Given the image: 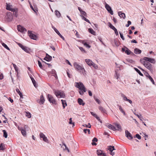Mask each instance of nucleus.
I'll return each mask as SVG.
<instances>
[{"label": "nucleus", "mask_w": 156, "mask_h": 156, "mask_svg": "<svg viewBox=\"0 0 156 156\" xmlns=\"http://www.w3.org/2000/svg\"><path fill=\"white\" fill-rule=\"evenodd\" d=\"M40 136L41 138H42L43 141L46 143H48V140L47 137L42 133H40Z\"/></svg>", "instance_id": "9"}, {"label": "nucleus", "mask_w": 156, "mask_h": 156, "mask_svg": "<svg viewBox=\"0 0 156 156\" xmlns=\"http://www.w3.org/2000/svg\"><path fill=\"white\" fill-rule=\"evenodd\" d=\"M120 76V74L119 73H117L116 71L115 72V78L118 79L119 78Z\"/></svg>", "instance_id": "37"}, {"label": "nucleus", "mask_w": 156, "mask_h": 156, "mask_svg": "<svg viewBox=\"0 0 156 156\" xmlns=\"http://www.w3.org/2000/svg\"><path fill=\"white\" fill-rule=\"evenodd\" d=\"M125 134L126 136L129 139L131 140L133 138L132 135L128 130H126Z\"/></svg>", "instance_id": "12"}, {"label": "nucleus", "mask_w": 156, "mask_h": 156, "mask_svg": "<svg viewBox=\"0 0 156 156\" xmlns=\"http://www.w3.org/2000/svg\"><path fill=\"white\" fill-rule=\"evenodd\" d=\"M17 128L18 129L21 131V133L24 136H25L26 135V132L25 129H24L22 127H20L18 126H17Z\"/></svg>", "instance_id": "11"}, {"label": "nucleus", "mask_w": 156, "mask_h": 156, "mask_svg": "<svg viewBox=\"0 0 156 156\" xmlns=\"http://www.w3.org/2000/svg\"><path fill=\"white\" fill-rule=\"evenodd\" d=\"M81 14L83 16H87L86 13L84 11H83L80 12Z\"/></svg>", "instance_id": "47"}, {"label": "nucleus", "mask_w": 156, "mask_h": 156, "mask_svg": "<svg viewBox=\"0 0 156 156\" xmlns=\"http://www.w3.org/2000/svg\"><path fill=\"white\" fill-rule=\"evenodd\" d=\"M88 31L91 34H93V35L95 34V32L94 31V30L93 29H92L89 28V29H88Z\"/></svg>", "instance_id": "29"}, {"label": "nucleus", "mask_w": 156, "mask_h": 156, "mask_svg": "<svg viewBox=\"0 0 156 156\" xmlns=\"http://www.w3.org/2000/svg\"><path fill=\"white\" fill-rule=\"evenodd\" d=\"M108 26L109 27L112 29L113 30H114L116 28L113 26L112 24L110 23V22L108 23Z\"/></svg>", "instance_id": "32"}, {"label": "nucleus", "mask_w": 156, "mask_h": 156, "mask_svg": "<svg viewBox=\"0 0 156 156\" xmlns=\"http://www.w3.org/2000/svg\"><path fill=\"white\" fill-rule=\"evenodd\" d=\"M85 62L90 66H92V65H93V63H94L91 60L89 59H86Z\"/></svg>", "instance_id": "15"}, {"label": "nucleus", "mask_w": 156, "mask_h": 156, "mask_svg": "<svg viewBox=\"0 0 156 156\" xmlns=\"http://www.w3.org/2000/svg\"><path fill=\"white\" fill-rule=\"evenodd\" d=\"M14 12L13 14L15 16V17H17L18 16V14H17V11H16V9H15V11Z\"/></svg>", "instance_id": "51"}, {"label": "nucleus", "mask_w": 156, "mask_h": 156, "mask_svg": "<svg viewBox=\"0 0 156 156\" xmlns=\"http://www.w3.org/2000/svg\"><path fill=\"white\" fill-rule=\"evenodd\" d=\"M121 96L123 98V100L125 101H127V100H128V99L127 98V97L123 94H122Z\"/></svg>", "instance_id": "36"}, {"label": "nucleus", "mask_w": 156, "mask_h": 156, "mask_svg": "<svg viewBox=\"0 0 156 156\" xmlns=\"http://www.w3.org/2000/svg\"><path fill=\"white\" fill-rule=\"evenodd\" d=\"M107 125V127L109 129H112L113 130H115V127L114 126H113L112 125L110 124H108Z\"/></svg>", "instance_id": "20"}, {"label": "nucleus", "mask_w": 156, "mask_h": 156, "mask_svg": "<svg viewBox=\"0 0 156 156\" xmlns=\"http://www.w3.org/2000/svg\"><path fill=\"white\" fill-rule=\"evenodd\" d=\"M119 34L121 38L122 39V40H125V38L123 36V34L120 32H119Z\"/></svg>", "instance_id": "54"}, {"label": "nucleus", "mask_w": 156, "mask_h": 156, "mask_svg": "<svg viewBox=\"0 0 156 156\" xmlns=\"http://www.w3.org/2000/svg\"><path fill=\"white\" fill-rule=\"evenodd\" d=\"M108 150L109 151V152H110L111 151H112V146H110L108 147Z\"/></svg>", "instance_id": "53"}, {"label": "nucleus", "mask_w": 156, "mask_h": 156, "mask_svg": "<svg viewBox=\"0 0 156 156\" xmlns=\"http://www.w3.org/2000/svg\"><path fill=\"white\" fill-rule=\"evenodd\" d=\"M114 125L116 126L115 130H122L121 127L120 125L117 123H115Z\"/></svg>", "instance_id": "14"}, {"label": "nucleus", "mask_w": 156, "mask_h": 156, "mask_svg": "<svg viewBox=\"0 0 156 156\" xmlns=\"http://www.w3.org/2000/svg\"><path fill=\"white\" fill-rule=\"evenodd\" d=\"M136 137L138 139L140 140L141 138V136L139 134H136Z\"/></svg>", "instance_id": "52"}, {"label": "nucleus", "mask_w": 156, "mask_h": 156, "mask_svg": "<svg viewBox=\"0 0 156 156\" xmlns=\"http://www.w3.org/2000/svg\"><path fill=\"white\" fill-rule=\"evenodd\" d=\"M131 43H137V42L135 40H132L131 41Z\"/></svg>", "instance_id": "64"}, {"label": "nucleus", "mask_w": 156, "mask_h": 156, "mask_svg": "<svg viewBox=\"0 0 156 156\" xmlns=\"http://www.w3.org/2000/svg\"><path fill=\"white\" fill-rule=\"evenodd\" d=\"M148 62L151 63H154L155 62L154 59L151 58H149Z\"/></svg>", "instance_id": "40"}, {"label": "nucleus", "mask_w": 156, "mask_h": 156, "mask_svg": "<svg viewBox=\"0 0 156 156\" xmlns=\"http://www.w3.org/2000/svg\"><path fill=\"white\" fill-rule=\"evenodd\" d=\"M98 109L102 113H105L106 112V111L105 109L101 106H99Z\"/></svg>", "instance_id": "24"}, {"label": "nucleus", "mask_w": 156, "mask_h": 156, "mask_svg": "<svg viewBox=\"0 0 156 156\" xmlns=\"http://www.w3.org/2000/svg\"><path fill=\"white\" fill-rule=\"evenodd\" d=\"M81 16L82 17V19L84 20L86 22H88V23L91 24V23H90V21H89V20L88 19H87V18H85L83 16L81 15Z\"/></svg>", "instance_id": "33"}, {"label": "nucleus", "mask_w": 156, "mask_h": 156, "mask_svg": "<svg viewBox=\"0 0 156 156\" xmlns=\"http://www.w3.org/2000/svg\"><path fill=\"white\" fill-rule=\"evenodd\" d=\"M2 131L3 132V136L6 138L7 137V134L6 131L5 130H3Z\"/></svg>", "instance_id": "35"}, {"label": "nucleus", "mask_w": 156, "mask_h": 156, "mask_svg": "<svg viewBox=\"0 0 156 156\" xmlns=\"http://www.w3.org/2000/svg\"><path fill=\"white\" fill-rule=\"evenodd\" d=\"M28 35L33 40H36L37 39V36L35 34L32 33V31L29 30L28 31Z\"/></svg>", "instance_id": "6"}, {"label": "nucleus", "mask_w": 156, "mask_h": 156, "mask_svg": "<svg viewBox=\"0 0 156 156\" xmlns=\"http://www.w3.org/2000/svg\"><path fill=\"white\" fill-rule=\"evenodd\" d=\"M88 94H89V95L90 96H92V93L91 92L90 90H88Z\"/></svg>", "instance_id": "63"}, {"label": "nucleus", "mask_w": 156, "mask_h": 156, "mask_svg": "<svg viewBox=\"0 0 156 156\" xmlns=\"http://www.w3.org/2000/svg\"><path fill=\"white\" fill-rule=\"evenodd\" d=\"M78 102L80 105H82L83 106L85 105V103L83 102V101L80 98H79L78 99Z\"/></svg>", "instance_id": "22"}, {"label": "nucleus", "mask_w": 156, "mask_h": 156, "mask_svg": "<svg viewBox=\"0 0 156 156\" xmlns=\"http://www.w3.org/2000/svg\"><path fill=\"white\" fill-rule=\"evenodd\" d=\"M2 45L5 48L9 50H10L9 48L8 47V46L4 43H3L2 44Z\"/></svg>", "instance_id": "39"}, {"label": "nucleus", "mask_w": 156, "mask_h": 156, "mask_svg": "<svg viewBox=\"0 0 156 156\" xmlns=\"http://www.w3.org/2000/svg\"><path fill=\"white\" fill-rule=\"evenodd\" d=\"M142 59L140 60V61L150 71L152 70V65L151 63L148 62L146 61H142Z\"/></svg>", "instance_id": "3"}, {"label": "nucleus", "mask_w": 156, "mask_h": 156, "mask_svg": "<svg viewBox=\"0 0 156 156\" xmlns=\"http://www.w3.org/2000/svg\"><path fill=\"white\" fill-rule=\"evenodd\" d=\"M119 110H120V112H122V113H123V115H126V114L125 111L121 107V106H119Z\"/></svg>", "instance_id": "31"}, {"label": "nucleus", "mask_w": 156, "mask_h": 156, "mask_svg": "<svg viewBox=\"0 0 156 156\" xmlns=\"http://www.w3.org/2000/svg\"><path fill=\"white\" fill-rule=\"evenodd\" d=\"M38 64L39 67L41 68H42L43 67H42V64H41V62L39 61H38Z\"/></svg>", "instance_id": "49"}, {"label": "nucleus", "mask_w": 156, "mask_h": 156, "mask_svg": "<svg viewBox=\"0 0 156 156\" xmlns=\"http://www.w3.org/2000/svg\"><path fill=\"white\" fill-rule=\"evenodd\" d=\"M3 145H4V144L3 143H1L0 144V150H4V148H3Z\"/></svg>", "instance_id": "44"}, {"label": "nucleus", "mask_w": 156, "mask_h": 156, "mask_svg": "<svg viewBox=\"0 0 156 156\" xmlns=\"http://www.w3.org/2000/svg\"><path fill=\"white\" fill-rule=\"evenodd\" d=\"M144 75L146 77H147L148 78L149 77V76H150L146 72V73H144Z\"/></svg>", "instance_id": "62"}, {"label": "nucleus", "mask_w": 156, "mask_h": 156, "mask_svg": "<svg viewBox=\"0 0 156 156\" xmlns=\"http://www.w3.org/2000/svg\"><path fill=\"white\" fill-rule=\"evenodd\" d=\"M44 101L45 100L43 96V95H42L41 96L40 100L39 101V102H38L40 104H43L44 103Z\"/></svg>", "instance_id": "16"}, {"label": "nucleus", "mask_w": 156, "mask_h": 156, "mask_svg": "<svg viewBox=\"0 0 156 156\" xmlns=\"http://www.w3.org/2000/svg\"><path fill=\"white\" fill-rule=\"evenodd\" d=\"M12 65H13V66L14 67V68L15 69V71H16V72H17V73H18V68L17 67V66H16V65L13 64V63H12Z\"/></svg>", "instance_id": "41"}, {"label": "nucleus", "mask_w": 156, "mask_h": 156, "mask_svg": "<svg viewBox=\"0 0 156 156\" xmlns=\"http://www.w3.org/2000/svg\"><path fill=\"white\" fill-rule=\"evenodd\" d=\"M54 93L56 97L58 98H64L65 95L64 92L62 90H55Z\"/></svg>", "instance_id": "2"}, {"label": "nucleus", "mask_w": 156, "mask_h": 156, "mask_svg": "<svg viewBox=\"0 0 156 156\" xmlns=\"http://www.w3.org/2000/svg\"><path fill=\"white\" fill-rule=\"evenodd\" d=\"M98 141L96 137H94L92 140L93 142H97Z\"/></svg>", "instance_id": "58"}, {"label": "nucleus", "mask_w": 156, "mask_h": 156, "mask_svg": "<svg viewBox=\"0 0 156 156\" xmlns=\"http://www.w3.org/2000/svg\"><path fill=\"white\" fill-rule=\"evenodd\" d=\"M25 115L28 118H30L31 117V115L30 113L27 112H26Z\"/></svg>", "instance_id": "38"}, {"label": "nucleus", "mask_w": 156, "mask_h": 156, "mask_svg": "<svg viewBox=\"0 0 156 156\" xmlns=\"http://www.w3.org/2000/svg\"><path fill=\"white\" fill-rule=\"evenodd\" d=\"M55 31L56 33L63 40H65L64 38L62 35L60 34L59 31L57 29H55Z\"/></svg>", "instance_id": "25"}, {"label": "nucleus", "mask_w": 156, "mask_h": 156, "mask_svg": "<svg viewBox=\"0 0 156 156\" xmlns=\"http://www.w3.org/2000/svg\"><path fill=\"white\" fill-rule=\"evenodd\" d=\"M17 29L19 31L22 33H24L27 31L26 29L25 28L20 25L17 26Z\"/></svg>", "instance_id": "8"}, {"label": "nucleus", "mask_w": 156, "mask_h": 156, "mask_svg": "<svg viewBox=\"0 0 156 156\" xmlns=\"http://www.w3.org/2000/svg\"><path fill=\"white\" fill-rule=\"evenodd\" d=\"M97 153L98 156H102L105 153L101 150H98L97 151Z\"/></svg>", "instance_id": "18"}, {"label": "nucleus", "mask_w": 156, "mask_h": 156, "mask_svg": "<svg viewBox=\"0 0 156 156\" xmlns=\"http://www.w3.org/2000/svg\"><path fill=\"white\" fill-rule=\"evenodd\" d=\"M55 14L56 16L58 18H59L61 16V14L58 10H56L55 11Z\"/></svg>", "instance_id": "28"}, {"label": "nucleus", "mask_w": 156, "mask_h": 156, "mask_svg": "<svg viewBox=\"0 0 156 156\" xmlns=\"http://www.w3.org/2000/svg\"><path fill=\"white\" fill-rule=\"evenodd\" d=\"M79 48L81 51L83 53H86L87 52L84 48L81 47H79Z\"/></svg>", "instance_id": "43"}, {"label": "nucleus", "mask_w": 156, "mask_h": 156, "mask_svg": "<svg viewBox=\"0 0 156 156\" xmlns=\"http://www.w3.org/2000/svg\"><path fill=\"white\" fill-rule=\"evenodd\" d=\"M48 100L50 103H52L53 104L56 105L57 102L53 97L51 95L48 94Z\"/></svg>", "instance_id": "5"}, {"label": "nucleus", "mask_w": 156, "mask_h": 156, "mask_svg": "<svg viewBox=\"0 0 156 156\" xmlns=\"http://www.w3.org/2000/svg\"><path fill=\"white\" fill-rule=\"evenodd\" d=\"M29 2V4H30V8H31V9L34 12H36L34 9V8L33 6L32 5L30 4V3Z\"/></svg>", "instance_id": "56"}, {"label": "nucleus", "mask_w": 156, "mask_h": 156, "mask_svg": "<svg viewBox=\"0 0 156 156\" xmlns=\"http://www.w3.org/2000/svg\"><path fill=\"white\" fill-rule=\"evenodd\" d=\"M6 8L7 10L11 11L12 12H14L15 11V9L10 7L9 5L7 4L6 5Z\"/></svg>", "instance_id": "17"}, {"label": "nucleus", "mask_w": 156, "mask_h": 156, "mask_svg": "<svg viewBox=\"0 0 156 156\" xmlns=\"http://www.w3.org/2000/svg\"><path fill=\"white\" fill-rule=\"evenodd\" d=\"M72 119L71 118H70L69 123V124H73V126H74V122L72 123Z\"/></svg>", "instance_id": "46"}, {"label": "nucleus", "mask_w": 156, "mask_h": 156, "mask_svg": "<svg viewBox=\"0 0 156 156\" xmlns=\"http://www.w3.org/2000/svg\"><path fill=\"white\" fill-rule=\"evenodd\" d=\"M92 66H93L94 68L96 69L98 68V66L97 65L94 64V63H93V65H92Z\"/></svg>", "instance_id": "59"}, {"label": "nucleus", "mask_w": 156, "mask_h": 156, "mask_svg": "<svg viewBox=\"0 0 156 156\" xmlns=\"http://www.w3.org/2000/svg\"><path fill=\"white\" fill-rule=\"evenodd\" d=\"M134 69L136 71V72H137L141 76H143V74L142 73H141V72H140V71L137 68H134Z\"/></svg>", "instance_id": "34"}, {"label": "nucleus", "mask_w": 156, "mask_h": 156, "mask_svg": "<svg viewBox=\"0 0 156 156\" xmlns=\"http://www.w3.org/2000/svg\"><path fill=\"white\" fill-rule=\"evenodd\" d=\"M83 126H85L86 127L90 128L91 127V125H90V123H89L87 125H83Z\"/></svg>", "instance_id": "45"}, {"label": "nucleus", "mask_w": 156, "mask_h": 156, "mask_svg": "<svg viewBox=\"0 0 156 156\" xmlns=\"http://www.w3.org/2000/svg\"><path fill=\"white\" fill-rule=\"evenodd\" d=\"M61 101L62 105V106L63 108H64L67 105L66 101L65 100H62Z\"/></svg>", "instance_id": "26"}, {"label": "nucleus", "mask_w": 156, "mask_h": 156, "mask_svg": "<svg viewBox=\"0 0 156 156\" xmlns=\"http://www.w3.org/2000/svg\"><path fill=\"white\" fill-rule=\"evenodd\" d=\"M95 118L101 123H102L101 120L100 119V118L97 115Z\"/></svg>", "instance_id": "55"}, {"label": "nucleus", "mask_w": 156, "mask_h": 156, "mask_svg": "<svg viewBox=\"0 0 156 156\" xmlns=\"http://www.w3.org/2000/svg\"><path fill=\"white\" fill-rule=\"evenodd\" d=\"M149 58H148V57H144V58L143 59L145 60L144 61H147V62L148 61V62L149 60ZM142 61H143L142 60Z\"/></svg>", "instance_id": "50"}, {"label": "nucleus", "mask_w": 156, "mask_h": 156, "mask_svg": "<svg viewBox=\"0 0 156 156\" xmlns=\"http://www.w3.org/2000/svg\"><path fill=\"white\" fill-rule=\"evenodd\" d=\"M19 46L23 50L26 52H28L29 51V50L28 48L25 47L20 43H18Z\"/></svg>", "instance_id": "10"}, {"label": "nucleus", "mask_w": 156, "mask_h": 156, "mask_svg": "<svg viewBox=\"0 0 156 156\" xmlns=\"http://www.w3.org/2000/svg\"><path fill=\"white\" fill-rule=\"evenodd\" d=\"M111 151V152H109V154L112 155V156H113L115 154V152L114 151Z\"/></svg>", "instance_id": "57"}, {"label": "nucleus", "mask_w": 156, "mask_h": 156, "mask_svg": "<svg viewBox=\"0 0 156 156\" xmlns=\"http://www.w3.org/2000/svg\"><path fill=\"white\" fill-rule=\"evenodd\" d=\"M83 44L86 47H87L88 48H90V46L89 45L87 42H85L84 41L82 42Z\"/></svg>", "instance_id": "30"}, {"label": "nucleus", "mask_w": 156, "mask_h": 156, "mask_svg": "<svg viewBox=\"0 0 156 156\" xmlns=\"http://www.w3.org/2000/svg\"><path fill=\"white\" fill-rule=\"evenodd\" d=\"M94 99L95 100V101L99 104L100 103V101L97 98L95 97H94Z\"/></svg>", "instance_id": "48"}, {"label": "nucleus", "mask_w": 156, "mask_h": 156, "mask_svg": "<svg viewBox=\"0 0 156 156\" xmlns=\"http://www.w3.org/2000/svg\"><path fill=\"white\" fill-rule=\"evenodd\" d=\"M52 59L51 56L48 55V54H46V56L44 58V60L47 61H50Z\"/></svg>", "instance_id": "13"}, {"label": "nucleus", "mask_w": 156, "mask_h": 156, "mask_svg": "<svg viewBox=\"0 0 156 156\" xmlns=\"http://www.w3.org/2000/svg\"><path fill=\"white\" fill-rule=\"evenodd\" d=\"M148 78L149 79V80H151V82L153 84H155V83L154 80H153L152 77L151 76H149V77Z\"/></svg>", "instance_id": "42"}, {"label": "nucleus", "mask_w": 156, "mask_h": 156, "mask_svg": "<svg viewBox=\"0 0 156 156\" xmlns=\"http://www.w3.org/2000/svg\"><path fill=\"white\" fill-rule=\"evenodd\" d=\"M114 30L115 31V33L116 35H118V32L117 30L115 28Z\"/></svg>", "instance_id": "61"}, {"label": "nucleus", "mask_w": 156, "mask_h": 156, "mask_svg": "<svg viewBox=\"0 0 156 156\" xmlns=\"http://www.w3.org/2000/svg\"><path fill=\"white\" fill-rule=\"evenodd\" d=\"M125 48L126 49V50L125 51V53H126L127 55H129L131 54V53H132L133 54L131 51L129 50L126 47H125Z\"/></svg>", "instance_id": "27"}, {"label": "nucleus", "mask_w": 156, "mask_h": 156, "mask_svg": "<svg viewBox=\"0 0 156 156\" xmlns=\"http://www.w3.org/2000/svg\"><path fill=\"white\" fill-rule=\"evenodd\" d=\"M118 15L121 18H122L123 19H125L126 18L125 14L124 13H122V12H118Z\"/></svg>", "instance_id": "19"}, {"label": "nucleus", "mask_w": 156, "mask_h": 156, "mask_svg": "<svg viewBox=\"0 0 156 156\" xmlns=\"http://www.w3.org/2000/svg\"><path fill=\"white\" fill-rule=\"evenodd\" d=\"M134 52L136 54H140L141 53V51L138 48H136L134 49Z\"/></svg>", "instance_id": "21"}, {"label": "nucleus", "mask_w": 156, "mask_h": 156, "mask_svg": "<svg viewBox=\"0 0 156 156\" xmlns=\"http://www.w3.org/2000/svg\"><path fill=\"white\" fill-rule=\"evenodd\" d=\"M76 84L75 86L76 87L79 89V92L80 94L81 95H83L84 92L87 91L86 89L83 84L82 82H76Z\"/></svg>", "instance_id": "1"}, {"label": "nucleus", "mask_w": 156, "mask_h": 156, "mask_svg": "<svg viewBox=\"0 0 156 156\" xmlns=\"http://www.w3.org/2000/svg\"><path fill=\"white\" fill-rule=\"evenodd\" d=\"M30 76L34 86L36 87H37V85L36 83V81L34 80V79L32 77L31 75Z\"/></svg>", "instance_id": "23"}, {"label": "nucleus", "mask_w": 156, "mask_h": 156, "mask_svg": "<svg viewBox=\"0 0 156 156\" xmlns=\"http://www.w3.org/2000/svg\"><path fill=\"white\" fill-rule=\"evenodd\" d=\"M90 113L91 114L95 117L97 116V115L94 113L93 112H90Z\"/></svg>", "instance_id": "60"}, {"label": "nucleus", "mask_w": 156, "mask_h": 156, "mask_svg": "<svg viewBox=\"0 0 156 156\" xmlns=\"http://www.w3.org/2000/svg\"><path fill=\"white\" fill-rule=\"evenodd\" d=\"M73 65L76 69L78 70H80V71H81L82 72L85 71V69L83 67L79 65L76 62H75L74 63Z\"/></svg>", "instance_id": "4"}, {"label": "nucleus", "mask_w": 156, "mask_h": 156, "mask_svg": "<svg viewBox=\"0 0 156 156\" xmlns=\"http://www.w3.org/2000/svg\"><path fill=\"white\" fill-rule=\"evenodd\" d=\"M105 8L108 11V12L110 13L112 15L113 14V12L112 11L111 7L106 3H105Z\"/></svg>", "instance_id": "7"}]
</instances>
